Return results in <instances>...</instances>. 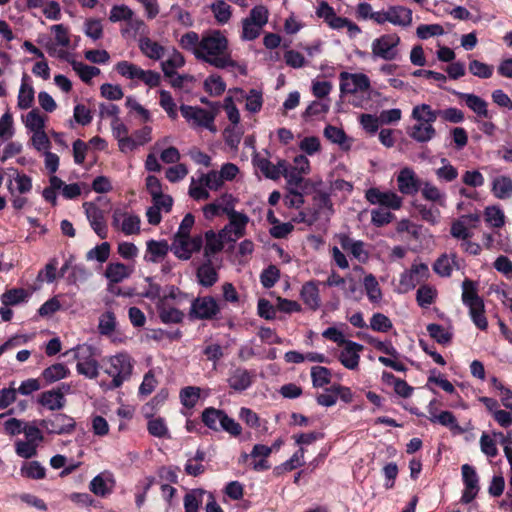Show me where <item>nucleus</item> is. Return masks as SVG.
<instances>
[{"mask_svg":"<svg viewBox=\"0 0 512 512\" xmlns=\"http://www.w3.org/2000/svg\"><path fill=\"white\" fill-rule=\"evenodd\" d=\"M204 89L211 96H220L226 89V84L221 76L212 74L204 81Z\"/></svg>","mask_w":512,"mask_h":512,"instance_id":"obj_54","label":"nucleus"},{"mask_svg":"<svg viewBox=\"0 0 512 512\" xmlns=\"http://www.w3.org/2000/svg\"><path fill=\"white\" fill-rule=\"evenodd\" d=\"M71 65L73 70L84 83H90L92 78L100 74V69L98 67L90 66L80 61L73 60Z\"/></svg>","mask_w":512,"mask_h":512,"instance_id":"obj_45","label":"nucleus"},{"mask_svg":"<svg viewBox=\"0 0 512 512\" xmlns=\"http://www.w3.org/2000/svg\"><path fill=\"white\" fill-rule=\"evenodd\" d=\"M200 43L201 39L198 33L194 31H189L182 35L179 45L182 49L186 51H190L197 58V51H200Z\"/></svg>","mask_w":512,"mask_h":512,"instance_id":"obj_52","label":"nucleus"},{"mask_svg":"<svg viewBox=\"0 0 512 512\" xmlns=\"http://www.w3.org/2000/svg\"><path fill=\"white\" fill-rule=\"evenodd\" d=\"M147 430L150 435L157 438H169V430L163 418L158 417L148 421Z\"/></svg>","mask_w":512,"mask_h":512,"instance_id":"obj_57","label":"nucleus"},{"mask_svg":"<svg viewBox=\"0 0 512 512\" xmlns=\"http://www.w3.org/2000/svg\"><path fill=\"white\" fill-rule=\"evenodd\" d=\"M202 489H193L184 496L185 512H198L204 494Z\"/></svg>","mask_w":512,"mask_h":512,"instance_id":"obj_55","label":"nucleus"},{"mask_svg":"<svg viewBox=\"0 0 512 512\" xmlns=\"http://www.w3.org/2000/svg\"><path fill=\"white\" fill-rule=\"evenodd\" d=\"M412 117L418 122L432 125L440 117V110H433L428 104H420L413 108Z\"/></svg>","mask_w":512,"mask_h":512,"instance_id":"obj_34","label":"nucleus"},{"mask_svg":"<svg viewBox=\"0 0 512 512\" xmlns=\"http://www.w3.org/2000/svg\"><path fill=\"white\" fill-rule=\"evenodd\" d=\"M117 326L116 316L113 311L107 310L99 317L98 332L102 336H111Z\"/></svg>","mask_w":512,"mask_h":512,"instance_id":"obj_42","label":"nucleus"},{"mask_svg":"<svg viewBox=\"0 0 512 512\" xmlns=\"http://www.w3.org/2000/svg\"><path fill=\"white\" fill-rule=\"evenodd\" d=\"M139 48L145 56L153 60L161 59L165 52V49L162 45L148 37L140 39Z\"/></svg>","mask_w":512,"mask_h":512,"instance_id":"obj_37","label":"nucleus"},{"mask_svg":"<svg viewBox=\"0 0 512 512\" xmlns=\"http://www.w3.org/2000/svg\"><path fill=\"white\" fill-rule=\"evenodd\" d=\"M197 59L218 69L238 66L228 51V39L219 30H212L202 36Z\"/></svg>","mask_w":512,"mask_h":512,"instance_id":"obj_1","label":"nucleus"},{"mask_svg":"<svg viewBox=\"0 0 512 512\" xmlns=\"http://www.w3.org/2000/svg\"><path fill=\"white\" fill-rule=\"evenodd\" d=\"M169 250L170 247L165 240H149L147 242V252L150 254L148 261L157 262L160 258L165 257Z\"/></svg>","mask_w":512,"mask_h":512,"instance_id":"obj_47","label":"nucleus"},{"mask_svg":"<svg viewBox=\"0 0 512 512\" xmlns=\"http://www.w3.org/2000/svg\"><path fill=\"white\" fill-rule=\"evenodd\" d=\"M111 128L114 138L118 141L119 150L121 152L133 151L135 149L133 137L128 135L129 129L120 118L112 119Z\"/></svg>","mask_w":512,"mask_h":512,"instance_id":"obj_18","label":"nucleus"},{"mask_svg":"<svg viewBox=\"0 0 512 512\" xmlns=\"http://www.w3.org/2000/svg\"><path fill=\"white\" fill-rule=\"evenodd\" d=\"M399 43L400 37L396 33L381 35L372 42V55L385 61L395 60L398 56Z\"/></svg>","mask_w":512,"mask_h":512,"instance_id":"obj_6","label":"nucleus"},{"mask_svg":"<svg viewBox=\"0 0 512 512\" xmlns=\"http://www.w3.org/2000/svg\"><path fill=\"white\" fill-rule=\"evenodd\" d=\"M366 200L372 205H380L387 209L398 210L402 206V198L392 191H381L371 187L365 192Z\"/></svg>","mask_w":512,"mask_h":512,"instance_id":"obj_10","label":"nucleus"},{"mask_svg":"<svg viewBox=\"0 0 512 512\" xmlns=\"http://www.w3.org/2000/svg\"><path fill=\"white\" fill-rule=\"evenodd\" d=\"M485 221L494 228H500L504 225V213L496 206H489L484 211Z\"/></svg>","mask_w":512,"mask_h":512,"instance_id":"obj_60","label":"nucleus"},{"mask_svg":"<svg viewBox=\"0 0 512 512\" xmlns=\"http://www.w3.org/2000/svg\"><path fill=\"white\" fill-rule=\"evenodd\" d=\"M94 348L90 345H79L74 351L77 360L76 371L88 379H96L99 376V362L94 357Z\"/></svg>","mask_w":512,"mask_h":512,"instance_id":"obj_4","label":"nucleus"},{"mask_svg":"<svg viewBox=\"0 0 512 512\" xmlns=\"http://www.w3.org/2000/svg\"><path fill=\"white\" fill-rule=\"evenodd\" d=\"M69 374L70 370L65 364L55 363L42 371L41 379L44 380L46 384H52L68 377Z\"/></svg>","mask_w":512,"mask_h":512,"instance_id":"obj_33","label":"nucleus"},{"mask_svg":"<svg viewBox=\"0 0 512 512\" xmlns=\"http://www.w3.org/2000/svg\"><path fill=\"white\" fill-rule=\"evenodd\" d=\"M210 10L213 13L217 23L220 25L226 24L232 16L231 6L224 0H216L213 2L210 6Z\"/></svg>","mask_w":512,"mask_h":512,"instance_id":"obj_43","label":"nucleus"},{"mask_svg":"<svg viewBox=\"0 0 512 512\" xmlns=\"http://www.w3.org/2000/svg\"><path fill=\"white\" fill-rule=\"evenodd\" d=\"M121 218H123L121 230L125 235L140 233L141 220L138 215L127 214V212L120 208L115 209L112 216V224L118 226Z\"/></svg>","mask_w":512,"mask_h":512,"instance_id":"obj_17","label":"nucleus"},{"mask_svg":"<svg viewBox=\"0 0 512 512\" xmlns=\"http://www.w3.org/2000/svg\"><path fill=\"white\" fill-rule=\"evenodd\" d=\"M21 474L29 479L40 480L45 478L46 469L38 461H31L21 468Z\"/></svg>","mask_w":512,"mask_h":512,"instance_id":"obj_58","label":"nucleus"},{"mask_svg":"<svg viewBox=\"0 0 512 512\" xmlns=\"http://www.w3.org/2000/svg\"><path fill=\"white\" fill-rule=\"evenodd\" d=\"M462 302L469 308V315L474 325L485 331L488 328V321L485 316V305L483 299L478 295V283L465 278L462 282Z\"/></svg>","mask_w":512,"mask_h":512,"instance_id":"obj_2","label":"nucleus"},{"mask_svg":"<svg viewBox=\"0 0 512 512\" xmlns=\"http://www.w3.org/2000/svg\"><path fill=\"white\" fill-rule=\"evenodd\" d=\"M235 91L240 93L242 98L246 99V110L251 113H257L261 110L263 105V96L261 91L251 89L248 94H246L241 88H237Z\"/></svg>","mask_w":512,"mask_h":512,"instance_id":"obj_36","label":"nucleus"},{"mask_svg":"<svg viewBox=\"0 0 512 512\" xmlns=\"http://www.w3.org/2000/svg\"><path fill=\"white\" fill-rule=\"evenodd\" d=\"M206 245L204 248V256L209 259L211 255L219 253L223 250L224 244L213 230L205 232Z\"/></svg>","mask_w":512,"mask_h":512,"instance_id":"obj_50","label":"nucleus"},{"mask_svg":"<svg viewBox=\"0 0 512 512\" xmlns=\"http://www.w3.org/2000/svg\"><path fill=\"white\" fill-rule=\"evenodd\" d=\"M420 191L425 200L437 203L440 206L445 205V194L442 193L435 185L431 184L430 182H422Z\"/></svg>","mask_w":512,"mask_h":512,"instance_id":"obj_48","label":"nucleus"},{"mask_svg":"<svg viewBox=\"0 0 512 512\" xmlns=\"http://www.w3.org/2000/svg\"><path fill=\"white\" fill-rule=\"evenodd\" d=\"M201 389L196 386H187L180 390V400L184 407L193 408L199 398H200Z\"/></svg>","mask_w":512,"mask_h":512,"instance_id":"obj_51","label":"nucleus"},{"mask_svg":"<svg viewBox=\"0 0 512 512\" xmlns=\"http://www.w3.org/2000/svg\"><path fill=\"white\" fill-rule=\"evenodd\" d=\"M280 279V270L277 266L271 264L260 274V282L266 289L272 288Z\"/></svg>","mask_w":512,"mask_h":512,"instance_id":"obj_56","label":"nucleus"},{"mask_svg":"<svg viewBox=\"0 0 512 512\" xmlns=\"http://www.w3.org/2000/svg\"><path fill=\"white\" fill-rule=\"evenodd\" d=\"M364 287L369 300L373 303L382 298V292L374 275L369 274L364 278Z\"/></svg>","mask_w":512,"mask_h":512,"instance_id":"obj_59","label":"nucleus"},{"mask_svg":"<svg viewBox=\"0 0 512 512\" xmlns=\"http://www.w3.org/2000/svg\"><path fill=\"white\" fill-rule=\"evenodd\" d=\"M229 223L227 226L232 229L233 234L236 238L240 239L246 234V226L249 222V217L238 211H232L230 213Z\"/></svg>","mask_w":512,"mask_h":512,"instance_id":"obj_35","label":"nucleus"},{"mask_svg":"<svg viewBox=\"0 0 512 512\" xmlns=\"http://www.w3.org/2000/svg\"><path fill=\"white\" fill-rule=\"evenodd\" d=\"M158 317L164 324H179L184 319V313L178 308L172 307L165 301L159 299L156 303Z\"/></svg>","mask_w":512,"mask_h":512,"instance_id":"obj_22","label":"nucleus"},{"mask_svg":"<svg viewBox=\"0 0 512 512\" xmlns=\"http://www.w3.org/2000/svg\"><path fill=\"white\" fill-rule=\"evenodd\" d=\"M257 166L268 179L277 180L281 175L282 167H280L279 164L274 165L266 158L258 160Z\"/></svg>","mask_w":512,"mask_h":512,"instance_id":"obj_64","label":"nucleus"},{"mask_svg":"<svg viewBox=\"0 0 512 512\" xmlns=\"http://www.w3.org/2000/svg\"><path fill=\"white\" fill-rule=\"evenodd\" d=\"M493 66L481 62L479 60H472L469 63V72L482 79H488L493 75Z\"/></svg>","mask_w":512,"mask_h":512,"instance_id":"obj_63","label":"nucleus"},{"mask_svg":"<svg viewBox=\"0 0 512 512\" xmlns=\"http://www.w3.org/2000/svg\"><path fill=\"white\" fill-rule=\"evenodd\" d=\"M454 94L461 100H463L466 106L471 109L478 117L491 119L492 115L488 111V103L481 97L471 94L454 92Z\"/></svg>","mask_w":512,"mask_h":512,"instance_id":"obj_21","label":"nucleus"},{"mask_svg":"<svg viewBox=\"0 0 512 512\" xmlns=\"http://www.w3.org/2000/svg\"><path fill=\"white\" fill-rule=\"evenodd\" d=\"M436 135V130L433 125H426L424 123L415 124L411 131L409 132V136L417 142L425 143L430 141Z\"/></svg>","mask_w":512,"mask_h":512,"instance_id":"obj_40","label":"nucleus"},{"mask_svg":"<svg viewBox=\"0 0 512 512\" xmlns=\"http://www.w3.org/2000/svg\"><path fill=\"white\" fill-rule=\"evenodd\" d=\"M344 349L340 352L339 361L347 369L354 370L358 368L360 355L359 352L363 351V345L354 341H348L343 345Z\"/></svg>","mask_w":512,"mask_h":512,"instance_id":"obj_19","label":"nucleus"},{"mask_svg":"<svg viewBox=\"0 0 512 512\" xmlns=\"http://www.w3.org/2000/svg\"><path fill=\"white\" fill-rule=\"evenodd\" d=\"M279 166L282 167L281 175L287 180L289 188H300L304 191L310 180L304 179L303 174L298 170H294V167L287 166L285 161H279Z\"/></svg>","mask_w":512,"mask_h":512,"instance_id":"obj_26","label":"nucleus"},{"mask_svg":"<svg viewBox=\"0 0 512 512\" xmlns=\"http://www.w3.org/2000/svg\"><path fill=\"white\" fill-rule=\"evenodd\" d=\"M432 423H439L449 428L454 434L464 433V429L458 424L456 417L450 411H442L438 416H434Z\"/></svg>","mask_w":512,"mask_h":512,"instance_id":"obj_44","label":"nucleus"},{"mask_svg":"<svg viewBox=\"0 0 512 512\" xmlns=\"http://www.w3.org/2000/svg\"><path fill=\"white\" fill-rule=\"evenodd\" d=\"M227 382L231 389L242 392L252 385V374L245 368L237 367L230 372Z\"/></svg>","mask_w":512,"mask_h":512,"instance_id":"obj_23","label":"nucleus"},{"mask_svg":"<svg viewBox=\"0 0 512 512\" xmlns=\"http://www.w3.org/2000/svg\"><path fill=\"white\" fill-rule=\"evenodd\" d=\"M25 126L33 132L44 130L45 117L38 109H32L26 116Z\"/></svg>","mask_w":512,"mask_h":512,"instance_id":"obj_62","label":"nucleus"},{"mask_svg":"<svg viewBox=\"0 0 512 512\" xmlns=\"http://www.w3.org/2000/svg\"><path fill=\"white\" fill-rule=\"evenodd\" d=\"M356 337L373 346L377 351L389 355L394 359H397L400 356V353L393 346L391 341H381L366 332H357Z\"/></svg>","mask_w":512,"mask_h":512,"instance_id":"obj_25","label":"nucleus"},{"mask_svg":"<svg viewBox=\"0 0 512 512\" xmlns=\"http://www.w3.org/2000/svg\"><path fill=\"white\" fill-rule=\"evenodd\" d=\"M388 22L398 26H408L412 22V11L404 6H390L387 9Z\"/></svg>","mask_w":512,"mask_h":512,"instance_id":"obj_30","label":"nucleus"},{"mask_svg":"<svg viewBox=\"0 0 512 512\" xmlns=\"http://www.w3.org/2000/svg\"><path fill=\"white\" fill-rule=\"evenodd\" d=\"M133 359L126 353L121 352L108 359V366L104 372L112 378L109 388L117 389L123 385L124 382L128 381L133 372Z\"/></svg>","mask_w":512,"mask_h":512,"instance_id":"obj_3","label":"nucleus"},{"mask_svg":"<svg viewBox=\"0 0 512 512\" xmlns=\"http://www.w3.org/2000/svg\"><path fill=\"white\" fill-rule=\"evenodd\" d=\"M461 471L463 484L465 486L461 496V502L469 504L475 499L479 492V478L475 468L469 464L462 465Z\"/></svg>","mask_w":512,"mask_h":512,"instance_id":"obj_13","label":"nucleus"},{"mask_svg":"<svg viewBox=\"0 0 512 512\" xmlns=\"http://www.w3.org/2000/svg\"><path fill=\"white\" fill-rule=\"evenodd\" d=\"M198 283L203 287H212L219 279L218 272L213 267L212 261L207 259L196 271Z\"/></svg>","mask_w":512,"mask_h":512,"instance_id":"obj_27","label":"nucleus"},{"mask_svg":"<svg viewBox=\"0 0 512 512\" xmlns=\"http://www.w3.org/2000/svg\"><path fill=\"white\" fill-rule=\"evenodd\" d=\"M300 296L304 304L307 305L311 310L316 311L319 309L321 300L319 288L315 281H309L303 284Z\"/></svg>","mask_w":512,"mask_h":512,"instance_id":"obj_28","label":"nucleus"},{"mask_svg":"<svg viewBox=\"0 0 512 512\" xmlns=\"http://www.w3.org/2000/svg\"><path fill=\"white\" fill-rule=\"evenodd\" d=\"M30 77L24 73L18 94V107L20 109H29L34 102V88L29 84Z\"/></svg>","mask_w":512,"mask_h":512,"instance_id":"obj_32","label":"nucleus"},{"mask_svg":"<svg viewBox=\"0 0 512 512\" xmlns=\"http://www.w3.org/2000/svg\"><path fill=\"white\" fill-rule=\"evenodd\" d=\"M180 111L182 116L188 121L192 120L194 125L215 131V114L213 112L207 111L201 107H193L185 104L180 106Z\"/></svg>","mask_w":512,"mask_h":512,"instance_id":"obj_11","label":"nucleus"},{"mask_svg":"<svg viewBox=\"0 0 512 512\" xmlns=\"http://www.w3.org/2000/svg\"><path fill=\"white\" fill-rule=\"evenodd\" d=\"M457 256H452V261L446 254H442L433 264V270L441 277H449L452 273V264H456Z\"/></svg>","mask_w":512,"mask_h":512,"instance_id":"obj_53","label":"nucleus"},{"mask_svg":"<svg viewBox=\"0 0 512 512\" xmlns=\"http://www.w3.org/2000/svg\"><path fill=\"white\" fill-rule=\"evenodd\" d=\"M426 330L429 336L440 345H448L453 339V333L440 324L430 323Z\"/></svg>","mask_w":512,"mask_h":512,"instance_id":"obj_38","label":"nucleus"},{"mask_svg":"<svg viewBox=\"0 0 512 512\" xmlns=\"http://www.w3.org/2000/svg\"><path fill=\"white\" fill-rule=\"evenodd\" d=\"M429 277V269L425 263H413L409 270L401 274L400 285L406 289H413L424 279Z\"/></svg>","mask_w":512,"mask_h":512,"instance_id":"obj_16","label":"nucleus"},{"mask_svg":"<svg viewBox=\"0 0 512 512\" xmlns=\"http://www.w3.org/2000/svg\"><path fill=\"white\" fill-rule=\"evenodd\" d=\"M333 213L334 209L330 195L326 192L318 191L313 197V209L307 220V225H313L321 217L328 221Z\"/></svg>","mask_w":512,"mask_h":512,"instance_id":"obj_12","label":"nucleus"},{"mask_svg":"<svg viewBox=\"0 0 512 512\" xmlns=\"http://www.w3.org/2000/svg\"><path fill=\"white\" fill-rule=\"evenodd\" d=\"M340 92L342 94H355L370 89V79L363 73L341 72L339 75Z\"/></svg>","mask_w":512,"mask_h":512,"instance_id":"obj_9","label":"nucleus"},{"mask_svg":"<svg viewBox=\"0 0 512 512\" xmlns=\"http://www.w3.org/2000/svg\"><path fill=\"white\" fill-rule=\"evenodd\" d=\"M203 247L201 235L185 238L173 237L170 250L180 260H189L193 253L199 252Z\"/></svg>","mask_w":512,"mask_h":512,"instance_id":"obj_7","label":"nucleus"},{"mask_svg":"<svg viewBox=\"0 0 512 512\" xmlns=\"http://www.w3.org/2000/svg\"><path fill=\"white\" fill-rule=\"evenodd\" d=\"M39 425L49 434L57 435L72 434L76 428L75 420L64 413L52 414L51 417L40 420Z\"/></svg>","mask_w":512,"mask_h":512,"instance_id":"obj_8","label":"nucleus"},{"mask_svg":"<svg viewBox=\"0 0 512 512\" xmlns=\"http://www.w3.org/2000/svg\"><path fill=\"white\" fill-rule=\"evenodd\" d=\"M115 480L110 472L96 475L89 484L90 491L99 497H106L113 492Z\"/></svg>","mask_w":512,"mask_h":512,"instance_id":"obj_20","label":"nucleus"},{"mask_svg":"<svg viewBox=\"0 0 512 512\" xmlns=\"http://www.w3.org/2000/svg\"><path fill=\"white\" fill-rule=\"evenodd\" d=\"M398 190L404 195L417 194L422 186V180L410 167H404L397 175Z\"/></svg>","mask_w":512,"mask_h":512,"instance_id":"obj_15","label":"nucleus"},{"mask_svg":"<svg viewBox=\"0 0 512 512\" xmlns=\"http://www.w3.org/2000/svg\"><path fill=\"white\" fill-rule=\"evenodd\" d=\"M38 403L51 411L60 410L65 406L66 399L61 389H51L38 396Z\"/></svg>","mask_w":512,"mask_h":512,"instance_id":"obj_24","label":"nucleus"},{"mask_svg":"<svg viewBox=\"0 0 512 512\" xmlns=\"http://www.w3.org/2000/svg\"><path fill=\"white\" fill-rule=\"evenodd\" d=\"M220 311L221 307L213 296H198L191 302L189 317L197 320H213L218 319Z\"/></svg>","mask_w":512,"mask_h":512,"instance_id":"obj_5","label":"nucleus"},{"mask_svg":"<svg viewBox=\"0 0 512 512\" xmlns=\"http://www.w3.org/2000/svg\"><path fill=\"white\" fill-rule=\"evenodd\" d=\"M370 328L377 332L386 333L393 328V324L386 315L377 312L370 319Z\"/></svg>","mask_w":512,"mask_h":512,"instance_id":"obj_61","label":"nucleus"},{"mask_svg":"<svg viewBox=\"0 0 512 512\" xmlns=\"http://www.w3.org/2000/svg\"><path fill=\"white\" fill-rule=\"evenodd\" d=\"M83 208L91 228L101 239H106L108 228L105 222L104 211L92 202L83 203Z\"/></svg>","mask_w":512,"mask_h":512,"instance_id":"obj_14","label":"nucleus"},{"mask_svg":"<svg viewBox=\"0 0 512 512\" xmlns=\"http://www.w3.org/2000/svg\"><path fill=\"white\" fill-rule=\"evenodd\" d=\"M27 298L28 293L24 288H12L1 296V301L4 306H15L26 301Z\"/></svg>","mask_w":512,"mask_h":512,"instance_id":"obj_49","label":"nucleus"},{"mask_svg":"<svg viewBox=\"0 0 512 512\" xmlns=\"http://www.w3.org/2000/svg\"><path fill=\"white\" fill-rule=\"evenodd\" d=\"M272 452L273 448H269V446H266L264 444H255L250 455L252 458L261 457V459L253 462V469L255 471L269 470L271 468V465L268 462L267 458L270 456Z\"/></svg>","mask_w":512,"mask_h":512,"instance_id":"obj_31","label":"nucleus"},{"mask_svg":"<svg viewBox=\"0 0 512 512\" xmlns=\"http://www.w3.org/2000/svg\"><path fill=\"white\" fill-rule=\"evenodd\" d=\"M223 410L214 407H207L201 413V421L203 424L213 430L220 431V419L222 418Z\"/></svg>","mask_w":512,"mask_h":512,"instance_id":"obj_41","label":"nucleus"},{"mask_svg":"<svg viewBox=\"0 0 512 512\" xmlns=\"http://www.w3.org/2000/svg\"><path fill=\"white\" fill-rule=\"evenodd\" d=\"M331 370L324 366H313L311 368V379L314 388H321L331 383Z\"/></svg>","mask_w":512,"mask_h":512,"instance_id":"obj_46","label":"nucleus"},{"mask_svg":"<svg viewBox=\"0 0 512 512\" xmlns=\"http://www.w3.org/2000/svg\"><path fill=\"white\" fill-rule=\"evenodd\" d=\"M492 193L498 199H507L512 195V179L508 176H499L493 180Z\"/></svg>","mask_w":512,"mask_h":512,"instance_id":"obj_39","label":"nucleus"},{"mask_svg":"<svg viewBox=\"0 0 512 512\" xmlns=\"http://www.w3.org/2000/svg\"><path fill=\"white\" fill-rule=\"evenodd\" d=\"M132 269L121 262H111L106 266L105 277L110 283H120L124 279L130 277Z\"/></svg>","mask_w":512,"mask_h":512,"instance_id":"obj_29","label":"nucleus"}]
</instances>
